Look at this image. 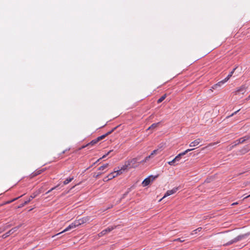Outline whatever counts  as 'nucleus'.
Instances as JSON below:
<instances>
[{"label":"nucleus","mask_w":250,"mask_h":250,"mask_svg":"<svg viewBox=\"0 0 250 250\" xmlns=\"http://www.w3.org/2000/svg\"><path fill=\"white\" fill-rule=\"evenodd\" d=\"M85 219H84V218H82V219H79L78 220H76V221H74L73 223H72L71 224L69 225L63 230H62V231L57 233L55 235L53 236V237L55 236H56V235H59L61 234V233H62L63 232H66L67 231H68V230H69L71 229L75 228L76 227L79 226V225H81L82 224H83L85 222Z\"/></svg>","instance_id":"1"},{"label":"nucleus","mask_w":250,"mask_h":250,"mask_svg":"<svg viewBox=\"0 0 250 250\" xmlns=\"http://www.w3.org/2000/svg\"><path fill=\"white\" fill-rule=\"evenodd\" d=\"M85 219H84V218H82V219H79L78 220H76V221H74L73 223H72L71 224L69 225L63 230H62V231L57 233L55 235L53 236V237L55 236H56V235H59L61 234V233H62L63 232H66L67 231H68V230H69L71 229L75 228L76 227L79 226V225H81L82 224H83L85 222Z\"/></svg>","instance_id":"2"},{"label":"nucleus","mask_w":250,"mask_h":250,"mask_svg":"<svg viewBox=\"0 0 250 250\" xmlns=\"http://www.w3.org/2000/svg\"><path fill=\"white\" fill-rule=\"evenodd\" d=\"M127 165H124L121 167L120 169L115 170L113 172H111L109 174L107 175L108 179L111 180L116 177L118 175L121 174L123 173V171H124L126 169H127Z\"/></svg>","instance_id":"3"},{"label":"nucleus","mask_w":250,"mask_h":250,"mask_svg":"<svg viewBox=\"0 0 250 250\" xmlns=\"http://www.w3.org/2000/svg\"><path fill=\"white\" fill-rule=\"evenodd\" d=\"M249 235H250V233L248 232L244 234L240 235L237 236L236 237L234 238L233 239L231 240V241L228 242L225 245L226 246H229L230 245H231L234 243H236L239 241H240L247 237H248Z\"/></svg>","instance_id":"4"},{"label":"nucleus","mask_w":250,"mask_h":250,"mask_svg":"<svg viewBox=\"0 0 250 250\" xmlns=\"http://www.w3.org/2000/svg\"><path fill=\"white\" fill-rule=\"evenodd\" d=\"M156 176L150 175L148 177L146 178L142 182V185L144 187H146L149 185L151 182H152L157 177Z\"/></svg>","instance_id":"5"},{"label":"nucleus","mask_w":250,"mask_h":250,"mask_svg":"<svg viewBox=\"0 0 250 250\" xmlns=\"http://www.w3.org/2000/svg\"><path fill=\"white\" fill-rule=\"evenodd\" d=\"M21 224L12 228L11 229L9 230L8 232H6L5 233L3 234L2 235V237L3 239H5L7 238L8 236H9L10 235L14 233L15 232L17 231V230L21 226Z\"/></svg>","instance_id":"6"},{"label":"nucleus","mask_w":250,"mask_h":250,"mask_svg":"<svg viewBox=\"0 0 250 250\" xmlns=\"http://www.w3.org/2000/svg\"><path fill=\"white\" fill-rule=\"evenodd\" d=\"M40 192L39 191H36L33 193L32 195H30L29 199H27V200L25 201L20 205L19 207V208H21L24 206L25 205H27L28 203H29L33 199L35 198L38 194H39Z\"/></svg>","instance_id":"7"},{"label":"nucleus","mask_w":250,"mask_h":250,"mask_svg":"<svg viewBox=\"0 0 250 250\" xmlns=\"http://www.w3.org/2000/svg\"><path fill=\"white\" fill-rule=\"evenodd\" d=\"M116 228V226H110V227H108L107 229L103 230V231H102L101 232H100L98 234L99 237L103 236L104 235L107 234L108 233L110 232V231H111L112 230L115 229Z\"/></svg>","instance_id":"8"},{"label":"nucleus","mask_w":250,"mask_h":250,"mask_svg":"<svg viewBox=\"0 0 250 250\" xmlns=\"http://www.w3.org/2000/svg\"><path fill=\"white\" fill-rule=\"evenodd\" d=\"M194 149V148L188 149L186 150L185 151H184V152L179 153L177 156H176L175 157V160H176L177 163H178L180 161V159H181L182 156L185 155L188 152L191 150H193Z\"/></svg>","instance_id":"9"},{"label":"nucleus","mask_w":250,"mask_h":250,"mask_svg":"<svg viewBox=\"0 0 250 250\" xmlns=\"http://www.w3.org/2000/svg\"><path fill=\"white\" fill-rule=\"evenodd\" d=\"M138 159L137 158H133L132 160H131L130 161H128L127 164H125V165H127L128 167H127V168H131V167H134L137 166V165H135L137 163Z\"/></svg>","instance_id":"10"},{"label":"nucleus","mask_w":250,"mask_h":250,"mask_svg":"<svg viewBox=\"0 0 250 250\" xmlns=\"http://www.w3.org/2000/svg\"><path fill=\"white\" fill-rule=\"evenodd\" d=\"M247 87L245 85H242L237 90L235 91V95L239 94H244L246 91Z\"/></svg>","instance_id":"11"},{"label":"nucleus","mask_w":250,"mask_h":250,"mask_svg":"<svg viewBox=\"0 0 250 250\" xmlns=\"http://www.w3.org/2000/svg\"><path fill=\"white\" fill-rule=\"evenodd\" d=\"M177 190H178V188H174L173 189H172L171 190H167V192L165 193V194L163 198L175 193L177 191Z\"/></svg>","instance_id":"12"},{"label":"nucleus","mask_w":250,"mask_h":250,"mask_svg":"<svg viewBox=\"0 0 250 250\" xmlns=\"http://www.w3.org/2000/svg\"><path fill=\"white\" fill-rule=\"evenodd\" d=\"M202 141V140L200 138L197 139L196 140H194V141L192 142L189 144L190 147H194L198 146Z\"/></svg>","instance_id":"13"},{"label":"nucleus","mask_w":250,"mask_h":250,"mask_svg":"<svg viewBox=\"0 0 250 250\" xmlns=\"http://www.w3.org/2000/svg\"><path fill=\"white\" fill-rule=\"evenodd\" d=\"M227 82V80H226V79L225 78L222 81H221L218 82L217 83L213 85V86L212 87V88L215 89L218 86H221L222 84H224Z\"/></svg>","instance_id":"14"},{"label":"nucleus","mask_w":250,"mask_h":250,"mask_svg":"<svg viewBox=\"0 0 250 250\" xmlns=\"http://www.w3.org/2000/svg\"><path fill=\"white\" fill-rule=\"evenodd\" d=\"M43 171V169L37 170L31 174V177H35V176L41 174Z\"/></svg>","instance_id":"15"},{"label":"nucleus","mask_w":250,"mask_h":250,"mask_svg":"<svg viewBox=\"0 0 250 250\" xmlns=\"http://www.w3.org/2000/svg\"><path fill=\"white\" fill-rule=\"evenodd\" d=\"M160 124V122H158V123H154L153 124H152L151 125V126H150L148 128H147V130H150V129H155L156 128H157L159 125Z\"/></svg>","instance_id":"16"},{"label":"nucleus","mask_w":250,"mask_h":250,"mask_svg":"<svg viewBox=\"0 0 250 250\" xmlns=\"http://www.w3.org/2000/svg\"><path fill=\"white\" fill-rule=\"evenodd\" d=\"M99 141H98L97 138H96L94 140H92L89 143L87 144L85 146H83V147H84L85 146H88L90 145L93 146V145H95L96 143H97Z\"/></svg>","instance_id":"17"},{"label":"nucleus","mask_w":250,"mask_h":250,"mask_svg":"<svg viewBox=\"0 0 250 250\" xmlns=\"http://www.w3.org/2000/svg\"><path fill=\"white\" fill-rule=\"evenodd\" d=\"M237 67H235L233 69V70L229 73V74L228 75V76L225 78L227 81L230 79V78L232 76L234 72V71L236 70Z\"/></svg>","instance_id":"18"},{"label":"nucleus","mask_w":250,"mask_h":250,"mask_svg":"<svg viewBox=\"0 0 250 250\" xmlns=\"http://www.w3.org/2000/svg\"><path fill=\"white\" fill-rule=\"evenodd\" d=\"M202 228L201 227H199V228H197V229L193 230L191 232L190 234L193 235L195 234H197L198 232L201 231L202 230Z\"/></svg>","instance_id":"19"},{"label":"nucleus","mask_w":250,"mask_h":250,"mask_svg":"<svg viewBox=\"0 0 250 250\" xmlns=\"http://www.w3.org/2000/svg\"><path fill=\"white\" fill-rule=\"evenodd\" d=\"M108 166H109L108 164H105L103 166H101L100 167H99V168H98V170H100V171H103L105 168H106L108 167Z\"/></svg>","instance_id":"20"},{"label":"nucleus","mask_w":250,"mask_h":250,"mask_svg":"<svg viewBox=\"0 0 250 250\" xmlns=\"http://www.w3.org/2000/svg\"><path fill=\"white\" fill-rule=\"evenodd\" d=\"M167 163L168 164V165L170 166H176L178 164V163H177L176 160H175V158L173 159L172 161L168 162Z\"/></svg>","instance_id":"21"},{"label":"nucleus","mask_w":250,"mask_h":250,"mask_svg":"<svg viewBox=\"0 0 250 250\" xmlns=\"http://www.w3.org/2000/svg\"><path fill=\"white\" fill-rule=\"evenodd\" d=\"M74 179V177H69L68 178H67L64 182H63V184L64 185H67L69 183H70V182H71Z\"/></svg>","instance_id":"22"},{"label":"nucleus","mask_w":250,"mask_h":250,"mask_svg":"<svg viewBox=\"0 0 250 250\" xmlns=\"http://www.w3.org/2000/svg\"><path fill=\"white\" fill-rule=\"evenodd\" d=\"M249 138V137L245 136L244 137L241 138L239 139V143L241 144L243 143L244 142H245L246 140H247Z\"/></svg>","instance_id":"23"},{"label":"nucleus","mask_w":250,"mask_h":250,"mask_svg":"<svg viewBox=\"0 0 250 250\" xmlns=\"http://www.w3.org/2000/svg\"><path fill=\"white\" fill-rule=\"evenodd\" d=\"M166 97H167V95L166 94H165V95H163L161 98H160L158 100L157 103L160 104L161 102H162L166 99Z\"/></svg>","instance_id":"24"},{"label":"nucleus","mask_w":250,"mask_h":250,"mask_svg":"<svg viewBox=\"0 0 250 250\" xmlns=\"http://www.w3.org/2000/svg\"><path fill=\"white\" fill-rule=\"evenodd\" d=\"M152 157L150 156V155H149L148 156H147L146 157L145 159H144L143 160H142L140 163H146V162L147 161H148V160L150 158H151Z\"/></svg>","instance_id":"25"},{"label":"nucleus","mask_w":250,"mask_h":250,"mask_svg":"<svg viewBox=\"0 0 250 250\" xmlns=\"http://www.w3.org/2000/svg\"><path fill=\"white\" fill-rule=\"evenodd\" d=\"M158 151L159 150L157 149H155L150 154V156L152 158L153 156L154 155H156L158 153Z\"/></svg>","instance_id":"26"},{"label":"nucleus","mask_w":250,"mask_h":250,"mask_svg":"<svg viewBox=\"0 0 250 250\" xmlns=\"http://www.w3.org/2000/svg\"><path fill=\"white\" fill-rule=\"evenodd\" d=\"M106 136H107L105 134H104V135H102L101 136L98 137L97 138L98 141H100L102 140V139H104Z\"/></svg>","instance_id":"27"},{"label":"nucleus","mask_w":250,"mask_h":250,"mask_svg":"<svg viewBox=\"0 0 250 250\" xmlns=\"http://www.w3.org/2000/svg\"><path fill=\"white\" fill-rule=\"evenodd\" d=\"M233 145L231 146V148H232L234 146H237V145L238 144H241L240 143H239V139L237 140L236 141H235L234 143H233Z\"/></svg>","instance_id":"28"},{"label":"nucleus","mask_w":250,"mask_h":250,"mask_svg":"<svg viewBox=\"0 0 250 250\" xmlns=\"http://www.w3.org/2000/svg\"><path fill=\"white\" fill-rule=\"evenodd\" d=\"M103 173H104V172H98V173L96 174L95 173L94 175H93V177L96 178H98L100 175H101Z\"/></svg>","instance_id":"29"},{"label":"nucleus","mask_w":250,"mask_h":250,"mask_svg":"<svg viewBox=\"0 0 250 250\" xmlns=\"http://www.w3.org/2000/svg\"><path fill=\"white\" fill-rule=\"evenodd\" d=\"M117 126L113 128L112 130H111L110 131H109L108 132H107L106 133H105L106 135L107 136V135L110 134L117 128Z\"/></svg>","instance_id":"30"},{"label":"nucleus","mask_w":250,"mask_h":250,"mask_svg":"<svg viewBox=\"0 0 250 250\" xmlns=\"http://www.w3.org/2000/svg\"><path fill=\"white\" fill-rule=\"evenodd\" d=\"M23 195H21V196H19V197H17V198H14V199H12V200L9 201H8V202H7V204L11 203H12V202L16 201V200H17L18 199H19V198H20Z\"/></svg>","instance_id":"31"},{"label":"nucleus","mask_w":250,"mask_h":250,"mask_svg":"<svg viewBox=\"0 0 250 250\" xmlns=\"http://www.w3.org/2000/svg\"><path fill=\"white\" fill-rule=\"evenodd\" d=\"M59 185H57V186L56 187H54L53 188H51L50 190H49L46 193V194H48L49 193H50L51 191H52V190H53L54 189L57 188L58 187Z\"/></svg>","instance_id":"32"},{"label":"nucleus","mask_w":250,"mask_h":250,"mask_svg":"<svg viewBox=\"0 0 250 250\" xmlns=\"http://www.w3.org/2000/svg\"><path fill=\"white\" fill-rule=\"evenodd\" d=\"M112 151V150H110L109 151H108L106 154L104 155L103 156V157L102 158H100V159H102L103 158H104L106 157V156L108 155Z\"/></svg>","instance_id":"33"},{"label":"nucleus","mask_w":250,"mask_h":250,"mask_svg":"<svg viewBox=\"0 0 250 250\" xmlns=\"http://www.w3.org/2000/svg\"><path fill=\"white\" fill-rule=\"evenodd\" d=\"M174 241H180L181 242H183L185 241V240L184 239H182V238H177V239H176L174 240Z\"/></svg>","instance_id":"34"},{"label":"nucleus","mask_w":250,"mask_h":250,"mask_svg":"<svg viewBox=\"0 0 250 250\" xmlns=\"http://www.w3.org/2000/svg\"><path fill=\"white\" fill-rule=\"evenodd\" d=\"M109 180H110V179H108V176L105 177L104 179H103V181L104 182H107Z\"/></svg>","instance_id":"35"},{"label":"nucleus","mask_w":250,"mask_h":250,"mask_svg":"<svg viewBox=\"0 0 250 250\" xmlns=\"http://www.w3.org/2000/svg\"><path fill=\"white\" fill-rule=\"evenodd\" d=\"M129 191H130V189H128V191H126L125 193H124L123 194V197L125 198L128 194V193L129 192Z\"/></svg>","instance_id":"36"},{"label":"nucleus","mask_w":250,"mask_h":250,"mask_svg":"<svg viewBox=\"0 0 250 250\" xmlns=\"http://www.w3.org/2000/svg\"><path fill=\"white\" fill-rule=\"evenodd\" d=\"M129 191H130V189H128V191H126L125 193H124L123 194V197L125 198L128 194V193L129 192Z\"/></svg>","instance_id":"37"},{"label":"nucleus","mask_w":250,"mask_h":250,"mask_svg":"<svg viewBox=\"0 0 250 250\" xmlns=\"http://www.w3.org/2000/svg\"><path fill=\"white\" fill-rule=\"evenodd\" d=\"M218 142H217V143H210V144H209V145H208V146H213V145H216V144H218Z\"/></svg>","instance_id":"38"},{"label":"nucleus","mask_w":250,"mask_h":250,"mask_svg":"<svg viewBox=\"0 0 250 250\" xmlns=\"http://www.w3.org/2000/svg\"><path fill=\"white\" fill-rule=\"evenodd\" d=\"M250 100V95L248 96V98H247L245 99V100H246V101H248V100Z\"/></svg>","instance_id":"39"},{"label":"nucleus","mask_w":250,"mask_h":250,"mask_svg":"<svg viewBox=\"0 0 250 250\" xmlns=\"http://www.w3.org/2000/svg\"><path fill=\"white\" fill-rule=\"evenodd\" d=\"M239 111V110H238L237 111L234 112L233 113H232L231 116H233V115L235 114L237 112H238Z\"/></svg>","instance_id":"40"},{"label":"nucleus","mask_w":250,"mask_h":250,"mask_svg":"<svg viewBox=\"0 0 250 250\" xmlns=\"http://www.w3.org/2000/svg\"><path fill=\"white\" fill-rule=\"evenodd\" d=\"M101 159H99L97 161H96V162L95 163H94V164H95L96 163H97L98 162H99Z\"/></svg>","instance_id":"41"},{"label":"nucleus","mask_w":250,"mask_h":250,"mask_svg":"<svg viewBox=\"0 0 250 250\" xmlns=\"http://www.w3.org/2000/svg\"><path fill=\"white\" fill-rule=\"evenodd\" d=\"M250 197V194L249 195H248V196H247L245 197L244 198V199H246V198H248V197Z\"/></svg>","instance_id":"42"},{"label":"nucleus","mask_w":250,"mask_h":250,"mask_svg":"<svg viewBox=\"0 0 250 250\" xmlns=\"http://www.w3.org/2000/svg\"><path fill=\"white\" fill-rule=\"evenodd\" d=\"M238 204V203H237V202H236V203H233L232 204V205H236V204Z\"/></svg>","instance_id":"43"},{"label":"nucleus","mask_w":250,"mask_h":250,"mask_svg":"<svg viewBox=\"0 0 250 250\" xmlns=\"http://www.w3.org/2000/svg\"><path fill=\"white\" fill-rule=\"evenodd\" d=\"M65 151H62V153H65Z\"/></svg>","instance_id":"44"}]
</instances>
